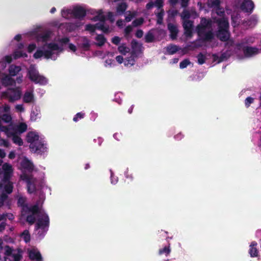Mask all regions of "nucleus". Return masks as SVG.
<instances>
[{"label": "nucleus", "instance_id": "obj_1", "mask_svg": "<svg viewBox=\"0 0 261 261\" xmlns=\"http://www.w3.org/2000/svg\"><path fill=\"white\" fill-rule=\"evenodd\" d=\"M212 21L210 18L202 17L200 23L196 27V31L198 36L203 41H211L214 37L212 29Z\"/></svg>", "mask_w": 261, "mask_h": 261}, {"label": "nucleus", "instance_id": "obj_2", "mask_svg": "<svg viewBox=\"0 0 261 261\" xmlns=\"http://www.w3.org/2000/svg\"><path fill=\"white\" fill-rule=\"evenodd\" d=\"M27 75L29 79L36 84L45 85L47 84L48 80L44 76L39 74L35 65H31L28 70Z\"/></svg>", "mask_w": 261, "mask_h": 261}, {"label": "nucleus", "instance_id": "obj_3", "mask_svg": "<svg viewBox=\"0 0 261 261\" xmlns=\"http://www.w3.org/2000/svg\"><path fill=\"white\" fill-rule=\"evenodd\" d=\"M229 23L226 20H222L219 22L218 30L216 34L217 37L221 41H227L230 38V33L228 31Z\"/></svg>", "mask_w": 261, "mask_h": 261}, {"label": "nucleus", "instance_id": "obj_4", "mask_svg": "<svg viewBox=\"0 0 261 261\" xmlns=\"http://www.w3.org/2000/svg\"><path fill=\"white\" fill-rule=\"evenodd\" d=\"M49 225V218L46 214H43L41 218H39L35 224V230L41 229L38 232L40 236L43 237L47 232Z\"/></svg>", "mask_w": 261, "mask_h": 261}, {"label": "nucleus", "instance_id": "obj_5", "mask_svg": "<svg viewBox=\"0 0 261 261\" xmlns=\"http://www.w3.org/2000/svg\"><path fill=\"white\" fill-rule=\"evenodd\" d=\"M21 95V92L19 88H9L8 91H5L2 93V96L8 98L10 102H13L19 99Z\"/></svg>", "mask_w": 261, "mask_h": 261}, {"label": "nucleus", "instance_id": "obj_6", "mask_svg": "<svg viewBox=\"0 0 261 261\" xmlns=\"http://www.w3.org/2000/svg\"><path fill=\"white\" fill-rule=\"evenodd\" d=\"M8 138H11L13 142L19 146L23 145L22 139L18 135L14 127H11L10 129L5 134Z\"/></svg>", "mask_w": 261, "mask_h": 261}, {"label": "nucleus", "instance_id": "obj_7", "mask_svg": "<svg viewBox=\"0 0 261 261\" xmlns=\"http://www.w3.org/2000/svg\"><path fill=\"white\" fill-rule=\"evenodd\" d=\"M30 148L32 152L37 154H42L47 151V147L41 141H37L35 143L30 145Z\"/></svg>", "mask_w": 261, "mask_h": 261}, {"label": "nucleus", "instance_id": "obj_8", "mask_svg": "<svg viewBox=\"0 0 261 261\" xmlns=\"http://www.w3.org/2000/svg\"><path fill=\"white\" fill-rule=\"evenodd\" d=\"M86 15V10L81 6H75L73 8L72 17L75 19H82Z\"/></svg>", "mask_w": 261, "mask_h": 261}, {"label": "nucleus", "instance_id": "obj_9", "mask_svg": "<svg viewBox=\"0 0 261 261\" xmlns=\"http://www.w3.org/2000/svg\"><path fill=\"white\" fill-rule=\"evenodd\" d=\"M182 26L184 29V34L188 37H191L192 36L193 21L190 20H185L182 21Z\"/></svg>", "mask_w": 261, "mask_h": 261}, {"label": "nucleus", "instance_id": "obj_10", "mask_svg": "<svg viewBox=\"0 0 261 261\" xmlns=\"http://www.w3.org/2000/svg\"><path fill=\"white\" fill-rule=\"evenodd\" d=\"M254 8V4L251 0H244L241 5V9L245 12L251 13Z\"/></svg>", "mask_w": 261, "mask_h": 261}, {"label": "nucleus", "instance_id": "obj_11", "mask_svg": "<svg viewBox=\"0 0 261 261\" xmlns=\"http://www.w3.org/2000/svg\"><path fill=\"white\" fill-rule=\"evenodd\" d=\"M168 29L169 31L170 34V37L172 40H175L177 38V34L178 33V30L176 25L169 23L167 24Z\"/></svg>", "mask_w": 261, "mask_h": 261}, {"label": "nucleus", "instance_id": "obj_12", "mask_svg": "<svg viewBox=\"0 0 261 261\" xmlns=\"http://www.w3.org/2000/svg\"><path fill=\"white\" fill-rule=\"evenodd\" d=\"M2 85L5 87L15 85L16 81L10 75H6L1 80Z\"/></svg>", "mask_w": 261, "mask_h": 261}, {"label": "nucleus", "instance_id": "obj_13", "mask_svg": "<svg viewBox=\"0 0 261 261\" xmlns=\"http://www.w3.org/2000/svg\"><path fill=\"white\" fill-rule=\"evenodd\" d=\"M257 246V243L255 241L252 242L249 246V253L251 257H257L258 255Z\"/></svg>", "mask_w": 261, "mask_h": 261}, {"label": "nucleus", "instance_id": "obj_14", "mask_svg": "<svg viewBox=\"0 0 261 261\" xmlns=\"http://www.w3.org/2000/svg\"><path fill=\"white\" fill-rule=\"evenodd\" d=\"M39 136L37 134L33 132H30L28 133L26 140L28 143H30V145L35 143L39 141Z\"/></svg>", "mask_w": 261, "mask_h": 261}, {"label": "nucleus", "instance_id": "obj_15", "mask_svg": "<svg viewBox=\"0 0 261 261\" xmlns=\"http://www.w3.org/2000/svg\"><path fill=\"white\" fill-rule=\"evenodd\" d=\"M141 45V44H139L137 40L133 39L131 42V47L132 49L131 51L132 55L137 56Z\"/></svg>", "mask_w": 261, "mask_h": 261}, {"label": "nucleus", "instance_id": "obj_16", "mask_svg": "<svg viewBox=\"0 0 261 261\" xmlns=\"http://www.w3.org/2000/svg\"><path fill=\"white\" fill-rule=\"evenodd\" d=\"M21 166L29 172H32L34 170V165L32 162L27 159H24L21 162Z\"/></svg>", "mask_w": 261, "mask_h": 261}, {"label": "nucleus", "instance_id": "obj_17", "mask_svg": "<svg viewBox=\"0 0 261 261\" xmlns=\"http://www.w3.org/2000/svg\"><path fill=\"white\" fill-rule=\"evenodd\" d=\"M21 70V68L20 66L14 64L11 65L8 69L9 75L11 76H16Z\"/></svg>", "mask_w": 261, "mask_h": 261}, {"label": "nucleus", "instance_id": "obj_18", "mask_svg": "<svg viewBox=\"0 0 261 261\" xmlns=\"http://www.w3.org/2000/svg\"><path fill=\"white\" fill-rule=\"evenodd\" d=\"M243 51L246 57H250L258 53V49L256 47L246 46L244 48Z\"/></svg>", "mask_w": 261, "mask_h": 261}, {"label": "nucleus", "instance_id": "obj_19", "mask_svg": "<svg viewBox=\"0 0 261 261\" xmlns=\"http://www.w3.org/2000/svg\"><path fill=\"white\" fill-rule=\"evenodd\" d=\"M29 258L32 260L42 261V258L40 253L39 251H36L35 250H31L29 252Z\"/></svg>", "mask_w": 261, "mask_h": 261}, {"label": "nucleus", "instance_id": "obj_20", "mask_svg": "<svg viewBox=\"0 0 261 261\" xmlns=\"http://www.w3.org/2000/svg\"><path fill=\"white\" fill-rule=\"evenodd\" d=\"M2 189L6 192L5 194H10L13 192V183L12 181L4 183L3 187L1 189Z\"/></svg>", "mask_w": 261, "mask_h": 261}, {"label": "nucleus", "instance_id": "obj_21", "mask_svg": "<svg viewBox=\"0 0 261 261\" xmlns=\"http://www.w3.org/2000/svg\"><path fill=\"white\" fill-rule=\"evenodd\" d=\"M94 21H99L101 22L105 23L106 20V16L103 14L102 10H99L97 12V15L93 17Z\"/></svg>", "mask_w": 261, "mask_h": 261}, {"label": "nucleus", "instance_id": "obj_22", "mask_svg": "<svg viewBox=\"0 0 261 261\" xmlns=\"http://www.w3.org/2000/svg\"><path fill=\"white\" fill-rule=\"evenodd\" d=\"M171 252L170 244L168 242L167 245H165L164 248L160 249L159 250V254H165L168 256Z\"/></svg>", "mask_w": 261, "mask_h": 261}, {"label": "nucleus", "instance_id": "obj_23", "mask_svg": "<svg viewBox=\"0 0 261 261\" xmlns=\"http://www.w3.org/2000/svg\"><path fill=\"white\" fill-rule=\"evenodd\" d=\"M12 173L8 172H4L3 178L0 181V189L3 187L4 183L11 182L10 178L12 176Z\"/></svg>", "mask_w": 261, "mask_h": 261}, {"label": "nucleus", "instance_id": "obj_24", "mask_svg": "<svg viewBox=\"0 0 261 261\" xmlns=\"http://www.w3.org/2000/svg\"><path fill=\"white\" fill-rule=\"evenodd\" d=\"M220 0H208V7L212 8H215L217 10L220 9Z\"/></svg>", "mask_w": 261, "mask_h": 261}, {"label": "nucleus", "instance_id": "obj_25", "mask_svg": "<svg viewBox=\"0 0 261 261\" xmlns=\"http://www.w3.org/2000/svg\"><path fill=\"white\" fill-rule=\"evenodd\" d=\"M34 99V95L32 92H26L23 97V102L25 103H30L32 102Z\"/></svg>", "mask_w": 261, "mask_h": 261}, {"label": "nucleus", "instance_id": "obj_26", "mask_svg": "<svg viewBox=\"0 0 261 261\" xmlns=\"http://www.w3.org/2000/svg\"><path fill=\"white\" fill-rule=\"evenodd\" d=\"M179 50L178 47L174 44H170L167 46V51L169 55H173Z\"/></svg>", "mask_w": 261, "mask_h": 261}, {"label": "nucleus", "instance_id": "obj_27", "mask_svg": "<svg viewBox=\"0 0 261 261\" xmlns=\"http://www.w3.org/2000/svg\"><path fill=\"white\" fill-rule=\"evenodd\" d=\"M72 12L73 9H63L61 12L62 16L64 18L68 19L70 17H72Z\"/></svg>", "mask_w": 261, "mask_h": 261}, {"label": "nucleus", "instance_id": "obj_28", "mask_svg": "<svg viewBox=\"0 0 261 261\" xmlns=\"http://www.w3.org/2000/svg\"><path fill=\"white\" fill-rule=\"evenodd\" d=\"M95 40L98 42L96 45L99 46H102L106 42V38L102 34L97 35Z\"/></svg>", "mask_w": 261, "mask_h": 261}, {"label": "nucleus", "instance_id": "obj_29", "mask_svg": "<svg viewBox=\"0 0 261 261\" xmlns=\"http://www.w3.org/2000/svg\"><path fill=\"white\" fill-rule=\"evenodd\" d=\"M118 50L120 54L123 55H125L130 51V48L124 43L118 46Z\"/></svg>", "mask_w": 261, "mask_h": 261}, {"label": "nucleus", "instance_id": "obj_30", "mask_svg": "<svg viewBox=\"0 0 261 261\" xmlns=\"http://www.w3.org/2000/svg\"><path fill=\"white\" fill-rule=\"evenodd\" d=\"M137 56L132 55L129 57H127L125 59L124 65L125 66H133L135 63V58L137 57Z\"/></svg>", "mask_w": 261, "mask_h": 261}, {"label": "nucleus", "instance_id": "obj_31", "mask_svg": "<svg viewBox=\"0 0 261 261\" xmlns=\"http://www.w3.org/2000/svg\"><path fill=\"white\" fill-rule=\"evenodd\" d=\"M154 40V36L151 31H148L145 36V41L146 43H151Z\"/></svg>", "mask_w": 261, "mask_h": 261}, {"label": "nucleus", "instance_id": "obj_32", "mask_svg": "<svg viewBox=\"0 0 261 261\" xmlns=\"http://www.w3.org/2000/svg\"><path fill=\"white\" fill-rule=\"evenodd\" d=\"M127 8V5L125 3H121L117 7L116 10L118 13L123 14Z\"/></svg>", "mask_w": 261, "mask_h": 261}, {"label": "nucleus", "instance_id": "obj_33", "mask_svg": "<svg viewBox=\"0 0 261 261\" xmlns=\"http://www.w3.org/2000/svg\"><path fill=\"white\" fill-rule=\"evenodd\" d=\"M20 237L23 239L25 243L30 242L31 240V236L29 231L27 229L24 230L20 234Z\"/></svg>", "mask_w": 261, "mask_h": 261}, {"label": "nucleus", "instance_id": "obj_34", "mask_svg": "<svg viewBox=\"0 0 261 261\" xmlns=\"http://www.w3.org/2000/svg\"><path fill=\"white\" fill-rule=\"evenodd\" d=\"M47 47L48 48V50H51L52 52L53 51L55 50H60L62 51V49L60 48V47L59 46V45L55 43H49L47 44Z\"/></svg>", "mask_w": 261, "mask_h": 261}, {"label": "nucleus", "instance_id": "obj_35", "mask_svg": "<svg viewBox=\"0 0 261 261\" xmlns=\"http://www.w3.org/2000/svg\"><path fill=\"white\" fill-rule=\"evenodd\" d=\"M27 186L28 193L30 194L33 193L36 191V186L33 180L27 184Z\"/></svg>", "mask_w": 261, "mask_h": 261}, {"label": "nucleus", "instance_id": "obj_36", "mask_svg": "<svg viewBox=\"0 0 261 261\" xmlns=\"http://www.w3.org/2000/svg\"><path fill=\"white\" fill-rule=\"evenodd\" d=\"M164 15V10L162 9L160 11L156 13L157 17L156 23L159 24H162L163 22V17Z\"/></svg>", "mask_w": 261, "mask_h": 261}, {"label": "nucleus", "instance_id": "obj_37", "mask_svg": "<svg viewBox=\"0 0 261 261\" xmlns=\"http://www.w3.org/2000/svg\"><path fill=\"white\" fill-rule=\"evenodd\" d=\"M27 125L25 123H21L17 126L16 128H15L16 131L19 133H23L27 129Z\"/></svg>", "mask_w": 261, "mask_h": 261}, {"label": "nucleus", "instance_id": "obj_38", "mask_svg": "<svg viewBox=\"0 0 261 261\" xmlns=\"http://www.w3.org/2000/svg\"><path fill=\"white\" fill-rule=\"evenodd\" d=\"M81 46L84 50H89L90 47L89 40L87 38L84 37L83 42L81 44Z\"/></svg>", "mask_w": 261, "mask_h": 261}, {"label": "nucleus", "instance_id": "obj_39", "mask_svg": "<svg viewBox=\"0 0 261 261\" xmlns=\"http://www.w3.org/2000/svg\"><path fill=\"white\" fill-rule=\"evenodd\" d=\"M180 17L183 21H185V20H189L191 17V14L188 10L185 9L180 14Z\"/></svg>", "mask_w": 261, "mask_h": 261}, {"label": "nucleus", "instance_id": "obj_40", "mask_svg": "<svg viewBox=\"0 0 261 261\" xmlns=\"http://www.w3.org/2000/svg\"><path fill=\"white\" fill-rule=\"evenodd\" d=\"M20 178L26 182L27 184L29 183L33 180L32 176L27 174L23 173L20 175Z\"/></svg>", "mask_w": 261, "mask_h": 261}, {"label": "nucleus", "instance_id": "obj_41", "mask_svg": "<svg viewBox=\"0 0 261 261\" xmlns=\"http://www.w3.org/2000/svg\"><path fill=\"white\" fill-rule=\"evenodd\" d=\"M144 21V18L142 17L137 18L133 21L132 25L134 27L140 26L143 23Z\"/></svg>", "mask_w": 261, "mask_h": 261}, {"label": "nucleus", "instance_id": "obj_42", "mask_svg": "<svg viewBox=\"0 0 261 261\" xmlns=\"http://www.w3.org/2000/svg\"><path fill=\"white\" fill-rule=\"evenodd\" d=\"M30 212L33 215H37L40 213L39 207L38 204H35L30 206Z\"/></svg>", "mask_w": 261, "mask_h": 261}, {"label": "nucleus", "instance_id": "obj_43", "mask_svg": "<svg viewBox=\"0 0 261 261\" xmlns=\"http://www.w3.org/2000/svg\"><path fill=\"white\" fill-rule=\"evenodd\" d=\"M2 168L4 170V172H8V173H13L12 167L11 165L8 163H5L3 166Z\"/></svg>", "mask_w": 261, "mask_h": 261}, {"label": "nucleus", "instance_id": "obj_44", "mask_svg": "<svg viewBox=\"0 0 261 261\" xmlns=\"http://www.w3.org/2000/svg\"><path fill=\"white\" fill-rule=\"evenodd\" d=\"M50 34L49 32H45L44 34H40L39 36L40 39H41L42 42L47 41L50 38Z\"/></svg>", "mask_w": 261, "mask_h": 261}, {"label": "nucleus", "instance_id": "obj_45", "mask_svg": "<svg viewBox=\"0 0 261 261\" xmlns=\"http://www.w3.org/2000/svg\"><path fill=\"white\" fill-rule=\"evenodd\" d=\"M26 221L30 224L33 225L36 221V218L34 215L31 214L27 216Z\"/></svg>", "mask_w": 261, "mask_h": 261}, {"label": "nucleus", "instance_id": "obj_46", "mask_svg": "<svg viewBox=\"0 0 261 261\" xmlns=\"http://www.w3.org/2000/svg\"><path fill=\"white\" fill-rule=\"evenodd\" d=\"M198 59V63L199 65L204 64L205 62L206 57L201 53H200L197 56Z\"/></svg>", "mask_w": 261, "mask_h": 261}, {"label": "nucleus", "instance_id": "obj_47", "mask_svg": "<svg viewBox=\"0 0 261 261\" xmlns=\"http://www.w3.org/2000/svg\"><path fill=\"white\" fill-rule=\"evenodd\" d=\"M191 64V62L188 59H185L182 61L179 64V67L181 69L186 68L189 65Z\"/></svg>", "mask_w": 261, "mask_h": 261}, {"label": "nucleus", "instance_id": "obj_48", "mask_svg": "<svg viewBox=\"0 0 261 261\" xmlns=\"http://www.w3.org/2000/svg\"><path fill=\"white\" fill-rule=\"evenodd\" d=\"M128 14L125 17V20L127 22H129L132 20V19L136 16V12L128 11Z\"/></svg>", "mask_w": 261, "mask_h": 261}, {"label": "nucleus", "instance_id": "obj_49", "mask_svg": "<svg viewBox=\"0 0 261 261\" xmlns=\"http://www.w3.org/2000/svg\"><path fill=\"white\" fill-rule=\"evenodd\" d=\"M85 114L83 112L77 113L73 117V120L74 122H77L79 119H83L85 116Z\"/></svg>", "mask_w": 261, "mask_h": 261}, {"label": "nucleus", "instance_id": "obj_50", "mask_svg": "<svg viewBox=\"0 0 261 261\" xmlns=\"http://www.w3.org/2000/svg\"><path fill=\"white\" fill-rule=\"evenodd\" d=\"M2 120L4 121L5 122L9 123L11 122L12 120V117L11 115L7 114H4L1 117Z\"/></svg>", "mask_w": 261, "mask_h": 261}, {"label": "nucleus", "instance_id": "obj_51", "mask_svg": "<svg viewBox=\"0 0 261 261\" xmlns=\"http://www.w3.org/2000/svg\"><path fill=\"white\" fill-rule=\"evenodd\" d=\"M13 249L9 246L7 245L5 247V255L7 256H12L13 255Z\"/></svg>", "mask_w": 261, "mask_h": 261}, {"label": "nucleus", "instance_id": "obj_52", "mask_svg": "<svg viewBox=\"0 0 261 261\" xmlns=\"http://www.w3.org/2000/svg\"><path fill=\"white\" fill-rule=\"evenodd\" d=\"M163 3L164 1L163 0H155L153 2L154 6L158 8V9H163Z\"/></svg>", "mask_w": 261, "mask_h": 261}, {"label": "nucleus", "instance_id": "obj_53", "mask_svg": "<svg viewBox=\"0 0 261 261\" xmlns=\"http://www.w3.org/2000/svg\"><path fill=\"white\" fill-rule=\"evenodd\" d=\"M53 54V52L48 49L43 51V56L47 59L51 58Z\"/></svg>", "mask_w": 261, "mask_h": 261}, {"label": "nucleus", "instance_id": "obj_54", "mask_svg": "<svg viewBox=\"0 0 261 261\" xmlns=\"http://www.w3.org/2000/svg\"><path fill=\"white\" fill-rule=\"evenodd\" d=\"M85 30L91 33H94L96 30L95 25L88 24L86 25Z\"/></svg>", "mask_w": 261, "mask_h": 261}, {"label": "nucleus", "instance_id": "obj_55", "mask_svg": "<svg viewBox=\"0 0 261 261\" xmlns=\"http://www.w3.org/2000/svg\"><path fill=\"white\" fill-rule=\"evenodd\" d=\"M8 196L5 193H2L0 195V207L4 205V202L7 199Z\"/></svg>", "mask_w": 261, "mask_h": 261}, {"label": "nucleus", "instance_id": "obj_56", "mask_svg": "<svg viewBox=\"0 0 261 261\" xmlns=\"http://www.w3.org/2000/svg\"><path fill=\"white\" fill-rule=\"evenodd\" d=\"M254 98L251 97H248L245 100V105L246 108L250 107V105L253 102Z\"/></svg>", "mask_w": 261, "mask_h": 261}, {"label": "nucleus", "instance_id": "obj_57", "mask_svg": "<svg viewBox=\"0 0 261 261\" xmlns=\"http://www.w3.org/2000/svg\"><path fill=\"white\" fill-rule=\"evenodd\" d=\"M10 127L7 126H3L2 124V119L0 118V131L4 132L5 134L9 131L10 129Z\"/></svg>", "mask_w": 261, "mask_h": 261}, {"label": "nucleus", "instance_id": "obj_58", "mask_svg": "<svg viewBox=\"0 0 261 261\" xmlns=\"http://www.w3.org/2000/svg\"><path fill=\"white\" fill-rule=\"evenodd\" d=\"M43 56V50L38 49L35 53L33 55V57L35 59H39Z\"/></svg>", "mask_w": 261, "mask_h": 261}, {"label": "nucleus", "instance_id": "obj_59", "mask_svg": "<svg viewBox=\"0 0 261 261\" xmlns=\"http://www.w3.org/2000/svg\"><path fill=\"white\" fill-rule=\"evenodd\" d=\"M257 21V20L255 16H252L250 17V18L248 20V23L249 25H254L256 24Z\"/></svg>", "mask_w": 261, "mask_h": 261}, {"label": "nucleus", "instance_id": "obj_60", "mask_svg": "<svg viewBox=\"0 0 261 261\" xmlns=\"http://www.w3.org/2000/svg\"><path fill=\"white\" fill-rule=\"evenodd\" d=\"M17 204L18 206L21 207L26 205L27 204L25 203V199L23 197L19 198L17 201Z\"/></svg>", "mask_w": 261, "mask_h": 261}, {"label": "nucleus", "instance_id": "obj_61", "mask_svg": "<svg viewBox=\"0 0 261 261\" xmlns=\"http://www.w3.org/2000/svg\"><path fill=\"white\" fill-rule=\"evenodd\" d=\"M22 57H27V55L25 53H22L21 51H17L14 54V58L15 59Z\"/></svg>", "mask_w": 261, "mask_h": 261}, {"label": "nucleus", "instance_id": "obj_62", "mask_svg": "<svg viewBox=\"0 0 261 261\" xmlns=\"http://www.w3.org/2000/svg\"><path fill=\"white\" fill-rule=\"evenodd\" d=\"M13 258L14 261H20L22 258V255L19 253H13L11 256Z\"/></svg>", "mask_w": 261, "mask_h": 261}, {"label": "nucleus", "instance_id": "obj_63", "mask_svg": "<svg viewBox=\"0 0 261 261\" xmlns=\"http://www.w3.org/2000/svg\"><path fill=\"white\" fill-rule=\"evenodd\" d=\"M121 41V39L120 37L118 36H115L112 39V42L115 45H118Z\"/></svg>", "mask_w": 261, "mask_h": 261}, {"label": "nucleus", "instance_id": "obj_64", "mask_svg": "<svg viewBox=\"0 0 261 261\" xmlns=\"http://www.w3.org/2000/svg\"><path fill=\"white\" fill-rule=\"evenodd\" d=\"M133 31V28L131 25L127 26L124 29L125 36L129 35Z\"/></svg>", "mask_w": 261, "mask_h": 261}]
</instances>
